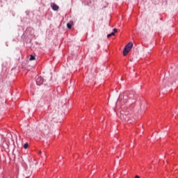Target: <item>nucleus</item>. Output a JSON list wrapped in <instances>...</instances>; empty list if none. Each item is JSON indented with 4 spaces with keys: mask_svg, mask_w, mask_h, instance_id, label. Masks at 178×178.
<instances>
[{
    "mask_svg": "<svg viewBox=\"0 0 178 178\" xmlns=\"http://www.w3.org/2000/svg\"><path fill=\"white\" fill-rule=\"evenodd\" d=\"M111 36L115 35V33L113 32V33H111Z\"/></svg>",
    "mask_w": 178,
    "mask_h": 178,
    "instance_id": "obj_13",
    "label": "nucleus"
},
{
    "mask_svg": "<svg viewBox=\"0 0 178 178\" xmlns=\"http://www.w3.org/2000/svg\"><path fill=\"white\" fill-rule=\"evenodd\" d=\"M43 82H44V80H43L42 77L39 76V77L37 78V79H36V84L38 86H40L42 85Z\"/></svg>",
    "mask_w": 178,
    "mask_h": 178,
    "instance_id": "obj_3",
    "label": "nucleus"
},
{
    "mask_svg": "<svg viewBox=\"0 0 178 178\" xmlns=\"http://www.w3.org/2000/svg\"><path fill=\"white\" fill-rule=\"evenodd\" d=\"M24 147V149H27L29 147V143H25Z\"/></svg>",
    "mask_w": 178,
    "mask_h": 178,
    "instance_id": "obj_9",
    "label": "nucleus"
},
{
    "mask_svg": "<svg viewBox=\"0 0 178 178\" xmlns=\"http://www.w3.org/2000/svg\"><path fill=\"white\" fill-rule=\"evenodd\" d=\"M111 36H112L111 34H108V35H107L108 38H111Z\"/></svg>",
    "mask_w": 178,
    "mask_h": 178,
    "instance_id": "obj_12",
    "label": "nucleus"
},
{
    "mask_svg": "<svg viewBox=\"0 0 178 178\" xmlns=\"http://www.w3.org/2000/svg\"><path fill=\"white\" fill-rule=\"evenodd\" d=\"M133 47V43L132 42H129L124 48V51H123V55L124 56H126L127 55V54L130 51V50Z\"/></svg>",
    "mask_w": 178,
    "mask_h": 178,
    "instance_id": "obj_2",
    "label": "nucleus"
},
{
    "mask_svg": "<svg viewBox=\"0 0 178 178\" xmlns=\"http://www.w3.org/2000/svg\"><path fill=\"white\" fill-rule=\"evenodd\" d=\"M40 129H41L42 131L46 130V129H45L44 124H41L40 127Z\"/></svg>",
    "mask_w": 178,
    "mask_h": 178,
    "instance_id": "obj_8",
    "label": "nucleus"
},
{
    "mask_svg": "<svg viewBox=\"0 0 178 178\" xmlns=\"http://www.w3.org/2000/svg\"><path fill=\"white\" fill-rule=\"evenodd\" d=\"M51 7L53 10H59V6L58 5H56V3H51Z\"/></svg>",
    "mask_w": 178,
    "mask_h": 178,
    "instance_id": "obj_4",
    "label": "nucleus"
},
{
    "mask_svg": "<svg viewBox=\"0 0 178 178\" xmlns=\"http://www.w3.org/2000/svg\"><path fill=\"white\" fill-rule=\"evenodd\" d=\"M120 118L122 120L129 124L131 123L133 118H131V115L128 111H122L120 115Z\"/></svg>",
    "mask_w": 178,
    "mask_h": 178,
    "instance_id": "obj_1",
    "label": "nucleus"
},
{
    "mask_svg": "<svg viewBox=\"0 0 178 178\" xmlns=\"http://www.w3.org/2000/svg\"><path fill=\"white\" fill-rule=\"evenodd\" d=\"M35 59V56H33L32 54H31V57H30V58H29V60H34Z\"/></svg>",
    "mask_w": 178,
    "mask_h": 178,
    "instance_id": "obj_7",
    "label": "nucleus"
},
{
    "mask_svg": "<svg viewBox=\"0 0 178 178\" xmlns=\"http://www.w3.org/2000/svg\"><path fill=\"white\" fill-rule=\"evenodd\" d=\"M72 25H73V22H70V23L67 24V27L69 29H71L72 27Z\"/></svg>",
    "mask_w": 178,
    "mask_h": 178,
    "instance_id": "obj_6",
    "label": "nucleus"
},
{
    "mask_svg": "<svg viewBox=\"0 0 178 178\" xmlns=\"http://www.w3.org/2000/svg\"><path fill=\"white\" fill-rule=\"evenodd\" d=\"M129 99H131V97L129 98V97L126 95L123 96L122 101L124 103L129 102Z\"/></svg>",
    "mask_w": 178,
    "mask_h": 178,
    "instance_id": "obj_5",
    "label": "nucleus"
},
{
    "mask_svg": "<svg viewBox=\"0 0 178 178\" xmlns=\"http://www.w3.org/2000/svg\"><path fill=\"white\" fill-rule=\"evenodd\" d=\"M113 31H114L113 33H117V31H118V29H113Z\"/></svg>",
    "mask_w": 178,
    "mask_h": 178,
    "instance_id": "obj_11",
    "label": "nucleus"
},
{
    "mask_svg": "<svg viewBox=\"0 0 178 178\" xmlns=\"http://www.w3.org/2000/svg\"><path fill=\"white\" fill-rule=\"evenodd\" d=\"M31 173H30L29 175H28V176L24 175L25 178H29V177H31Z\"/></svg>",
    "mask_w": 178,
    "mask_h": 178,
    "instance_id": "obj_10",
    "label": "nucleus"
},
{
    "mask_svg": "<svg viewBox=\"0 0 178 178\" xmlns=\"http://www.w3.org/2000/svg\"><path fill=\"white\" fill-rule=\"evenodd\" d=\"M41 153H42V152H41V151H40V152H39V154H41Z\"/></svg>",
    "mask_w": 178,
    "mask_h": 178,
    "instance_id": "obj_15",
    "label": "nucleus"
},
{
    "mask_svg": "<svg viewBox=\"0 0 178 178\" xmlns=\"http://www.w3.org/2000/svg\"><path fill=\"white\" fill-rule=\"evenodd\" d=\"M135 178H140V176L136 175V176L135 177Z\"/></svg>",
    "mask_w": 178,
    "mask_h": 178,
    "instance_id": "obj_14",
    "label": "nucleus"
}]
</instances>
